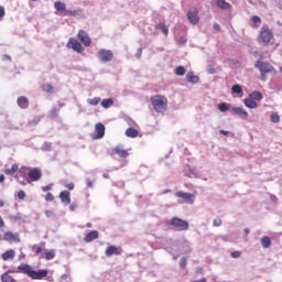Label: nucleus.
<instances>
[{
  "label": "nucleus",
  "mask_w": 282,
  "mask_h": 282,
  "mask_svg": "<svg viewBox=\"0 0 282 282\" xmlns=\"http://www.w3.org/2000/svg\"><path fill=\"white\" fill-rule=\"evenodd\" d=\"M4 59H6V61H11L10 55H4Z\"/></svg>",
  "instance_id": "nucleus-63"
},
{
  "label": "nucleus",
  "mask_w": 282,
  "mask_h": 282,
  "mask_svg": "<svg viewBox=\"0 0 282 282\" xmlns=\"http://www.w3.org/2000/svg\"><path fill=\"white\" fill-rule=\"evenodd\" d=\"M245 106L248 109H257L258 107L257 101H254V99H251L250 97L245 99Z\"/></svg>",
  "instance_id": "nucleus-27"
},
{
  "label": "nucleus",
  "mask_w": 282,
  "mask_h": 282,
  "mask_svg": "<svg viewBox=\"0 0 282 282\" xmlns=\"http://www.w3.org/2000/svg\"><path fill=\"white\" fill-rule=\"evenodd\" d=\"M11 221H21L23 218L21 216H10Z\"/></svg>",
  "instance_id": "nucleus-48"
},
{
  "label": "nucleus",
  "mask_w": 282,
  "mask_h": 282,
  "mask_svg": "<svg viewBox=\"0 0 282 282\" xmlns=\"http://www.w3.org/2000/svg\"><path fill=\"white\" fill-rule=\"evenodd\" d=\"M150 100L154 111H156L158 113H162L169 108V99L166 98V96L154 95L151 97Z\"/></svg>",
  "instance_id": "nucleus-3"
},
{
  "label": "nucleus",
  "mask_w": 282,
  "mask_h": 282,
  "mask_svg": "<svg viewBox=\"0 0 282 282\" xmlns=\"http://www.w3.org/2000/svg\"><path fill=\"white\" fill-rule=\"evenodd\" d=\"M216 6L220 8V10H230L232 8L226 0H216Z\"/></svg>",
  "instance_id": "nucleus-21"
},
{
  "label": "nucleus",
  "mask_w": 282,
  "mask_h": 282,
  "mask_svg": "<svg viewBox=\"0 0 282 282\" xmlns=\"http://www.w3.org/2000/svg\"><path fill=\"white\" fill-rule=\"evenodd\" d=\"M218 110L221 111L223 113H226V111H228V104L223 102L218 105Z\"/></svg>",
  "instance_id": "nucleus-41"
},
{
  "label": "nucleus",
  "mask_w": 282,
  "mask_h": 282,
  "mask_svg": "<svg viewBox=\"0 0 282 282\" xmlns=\"http://www.w3.org/2000/svg\"><path fill=\"white\" fill-rule=\"evenodd\" d=\"M0 228H6V223L3 221V218L0 216Z\"/></svg>",
  "instance_id": "nucleus-54"
},
{
  "label": "nucleus",
  "mask_w": 282,
  "mask_h": 282,
  "mask_svg": "<svg viewBox=\"0 0 282 282\" xmlns=\"http://www.w3.org/2000/svg\"><path fill=\"white\" fill-rule=\"evenodd\" d=\"M155 30H161L164 36H169V26L164 22H160L155 25Z\"/></svg>",
  "instance_id": "nucleus-25"
},
{
  "label": "nucleus",
  "mask_w": 282,
  "mask_h": 282,
  "mask_svg": "<svg viewBox=\"0 0 282 282\" xmlns=\"http://www.w3.org/2000/svg\"><path fill=\"white\" fill-rule=\"evenodd\" d=\"M231 257H232V259H239V257H241V252L240 251H234V252H231Z\"/></svg>",
  "instance_id": "nucleus-46"
},
{
  "label": "nucleus",
  "mask_w": 282,
  "mask_h": 282,
  "mask_svg": "<svg viewBox=\"0 0 282 282\" xmlns=\"http://www.w3.org/2000/svg\"><path fill=\"white\" fill-rule=\"evenodd\" d=\"M80 14H83V10L66 11V17H80Z\"/></svg>",
  "instance_id": "nucleus-35"
},
{
  "label": "nucleus",
  "mask_w": 282,
  "mask_h": 282,
  "mask_svg": "<svg viewBox=\"0 0 282 282\" xmlns=\"http://www.w3.org/2000/svg\"><path fill=\"white\" fill-rule=\"evenodd\" d=\"M3 206H6V202L0 200V208H3Z\"/></svg>",
  "instance_id": "nucleus-61"
},
{
  "label": "nucleus",
  "mask_w": 282,
  "mask_h": 282,
  "mask_svg": "<svg viewBox=\"0 0 282 282\" xmlns=\"http://www.w3.org/2000/svg\"><path fill=\"white\" fill-rule=\"evenodd\" d=\"M18 199H25V192L19 191L18 192Z\"/></svg>",
  "instance_id": "nucleus-47"
},
{
  "label": "nucleus",
  "mask_w": 282,
  "mask_h": 282,
  "mask_svg": "<svg viewBox=\"0 0 282 282\" xmlns=\"http://www.w3.org/2000/svg\"><path fill=\"white\" fill-rule=\"evenodd\" d=\"M170 226H172L173 229L177 231L188 230V221L182 220L181 218L177 217H173L170 220Z\"/></svg>",
  "instance_id": "nucleus-6"
},
{
  "label": "nucleus",
  "mask_w": 282,
  "mask_h": 282,
  "mask_svg": "<svg viewBox=\"0 0 282 282\" xmlns=\"http://www.w3.org/2000/svg\"><path fill=\"white\" fill-rule=\"evenodd\" d=\"M54 257H56V251H54V249H51L44 253V259L46 261H52V259H54Z\"/></svg>",
  "instance_id": "nucleus-33"
},
{
  "label": "nucleus",
  "mask_w": 282,
  "mask_h": 282,
  "mask_svg": "<svg viewBox=\"0 0 282 282\" xmlns=\"http://www.w3.org/2000/svg\"><path fill=\"white\" fill-rule=\"evenodd\" d=\"M30 124H39V120L30 121Z\"/></svg>",
  "instance_id": "nucleus-60"
},
{
  "label": "nucleus",
  "mask_w": 282,
  "mask_h": 282,
  "mask_svg": "<svg viewBox=\"0 0 282 282\" xmlns=\"http://www.w3.org/2000/svg\"><path fill=\"white\" fill-rule=\"evenodd\" d=\"M101 107L104 109H109V107H113V100L111 98L104 99L101 101Z\"/></svg>",
  "instance_id": "nucleus-34"
},
{
  "label": "nucleus",
  "mask_w": 282,
  "mask_h": 282,
  "mask_svg": "<svg viewBox=\"0 0 282 282\" xmlns=\"http://www.w3.org/2000/svg\"><path fill=\"white\" fill-rule=\"evenodd\" d=\"M3 241H7L8 243H21V237L19 236V232L6 231L3 234Z\"/></svg>",
  "instance_id": "nucleus-9"
},
{
  "label": "nucleus",
  "mask_w": 282,
  "mask_h": 282,
  "mask_svg": "<svg viewBox=\"0 0 282 282\" xmlns=\"http://www.w3.org/2000/svg\"><path fill=\"white\" fill-rule=\"evenodd\" d=\"M186 80L187 83H193L194 85L199 83V77L196 76L193 72H188L186 74Z\"/></svg>",
  "instance_id": "nucleus-24"
},
{
  "label": "nucleus",
  "mask_w": 282,
  "mask_h": 282,
  "mask_svg": "<svg viewBox=\"0 0 282 282\" xmlns=\"http://www.w3.org/2000/svg\"><path fill=\"white\" fill-rule=\"evenodd\" d=\"M214 226L219 228V226H221V219H214Z\"/></svg>",
  "instance_id": "nucleus-50"
},
{
  "label": "nucleus",
  "mask_w": 282,
  "mask_h": 282,
  "mask_svg": "<svg viewBox=\"0 0 282 282\" xmlns=\"http://www.w3.org/2000/svg\"><path fill=\"white\" fill-rule=\"evenodd\" d=\"M17 102L20 109H28V107H30V99H28L25 96L19 97Z\"/></svg>",
  "instance_id": "nucleus-15"
},
{
  "label": "nucleus",
  "mask_w": 282,
  "mask_h": 282,
  "mask_svg": "<svg viewBox=\"0 0 282 282\" xmlns=\"http://www.w3.org/2000/svg\"><path fill=\"white\" fill-rule=\"evenodd\" d=\"M46 217H54V212L52 210H45Z\"/></svg>",
  "instance_id": "nucleus-52"
},
{
  "label": "nucleus",
  "mask_w": 282,
  "mask_h": 282,
  "mask_svg": "<svg viewBox=\"0 0 282 282\" xmlns=\"http://www.w3.org/2000/svg\"><path fill=\"white\" fill-rule=\"evenodd\" d=\"M98 58L101 63H111L113 61V52L110 50L101 48L98 52Z\"/></svg>",
  "instance_id": "nucleus-8"
},
{
  "label": "nucleus",
  "mask_w": 282,
  "mask_h": 282,
  "mask_svg": "<svg viewBox=\"0 0 282 282\" xmlns=\"http://www.w3.org/2000/svg\"><path fill=\"white\" fill-rule=\"evenodd\" d=\"M261 246H262V248H270V246H272V240L270 239V237H268V236L262 237Z\"/></svg>",
  "instance_id": "nucleus-30"
},
{
  "label": "nucleus",
  "mask_w": 282,
  "mask_h": 282,
  "mask_svg": "<svg viewBox=\"0 0 282 282\" xmlns=\"http://www.w3.org/2000/svg\"><path fill=\"white\" fill-rule=\"evenodd\" d=\"M45 202H54V195L52 193H46Z\"/></svg>",
  "instance_id": "nucleus-44"
},
{
  "label": "nucleus",
  "mask_w": 282,
  "mask_h": 282,
  "mask_svg": "<svg viewBox=\"0 0 282 282\" xmlns=\"http://www.w3.org/2000/svg\"><path fill=\"white\" fill-rule=\"evenodd\" d=\"M62 279H63V281H67V279H68L67 274H62Z\"/></svg>",
  "instance_id": "nucleus-58"
},
{
  "label": "nucleus",
  "mask_w": 282,
  "mask_h": 282,
  "mask_svg": "<svg viewBox=\"0 0 282 282\" xmlns=\"http://www.w3.org/2000/svg\"><path fill=\"white\" fill-rule=\"evenodd\" d=\"M20 175H28V182H39L43 177V172L39 167H22L19 170Z\"/></svg>",
  "instance_id": "nucleus-4"
},
{
  "label": "nucleus",
  "mask_w": 282,
  "mask_h": 282,
  "mask_svg": "<svg viewBox=\"0 0 282 282\" xmlns=\"http://www.w3.org/2000/svg\"><path fill=\"white\" fill-rule=\"evenodd\" d=\"M42 89L46 94H52L54 91V86H52L51 84H44L42 85Z\"/></svg>",
  "instance_id": "nucleus-36"
},
{
  "label": "nucleus",
  "mask_w": 282,
  "mask_h": 282,
  "mask_svg": "<svg viewBox=\"0 0 282 282\" xmlns=\"http://www.w3.org/2000/svg\"><path fill=\"white\" fill-rule=\"evenodd\" d=\"M186 265H187L186 257H182L180 260V268H182V270H186Z\"/></svg>",
  "instance_id": "nucleus-43"
},
{
  "label": "nucleus",
  "mask_w": 282,
  "mask_h": 282,
  "mask_svg": "<svg viewBox=\"0 0 282 282\" xmlns=\"http://www.w3.org/2000/svg\"><path fill=\"white\" fill-rule=\"evenodd\" d=\"M42 191H44V193H46V191H52V186L47 185L42 187Z\"/></svg>",
  "instance_id": "nucleus-55"
},
{
  "label": "nucleus",
  "mask_w": 282,
  "mask_h": 282,
  "mask_svg": "<svg viewBox=\"0 0 282 282\" xmlns=\"http://www.w3.org/2000/svg\"><path fill=\"white\" fill-rule=\"evenodd\" d=\"M256 69L261 74V80H267L265 75L274 72V66L268 62L257 61L254 64Z\"/></svg>",
  "instance_id": "nucleus-5"
},
{
  "label": "nucleus",
  "mask_w": 282,
  "mask_h": 282,
  "mask_svg": "<svg viewBox=\"0 0 282 282\" xmlns=\"http://www.w3.org/2000/svg\"><path fill=\"white\" fill-rule=\"evenodd\" d=\"M113 152L119 155V158H129V152L122 148H120V145L116 147L113 149Z\"/></svg>",
  "instance_id": "nucleus-22"
},
{
  "label": "nucleus",
  "mask_w": 282,
  "mask_h": 282,
  "mask_svg": "<svg viewBox=\"0 0 282 282\" xmlns=\"http://www.w3.org/2000/svg\"><path fill=\"white\" fill-rule=\"evenodd\" d=\"M232 111L236 116H240V118H248V111L241 107L232 108Z\"/></svg>",
  "instance_id": "nucleus-23"
},
{
  "label": "nucleus",
  "mask_w": 282,
  "mask_h": 282,
  "mask_svg": "<svg viewBox=\"0 0 282 282\" xmlns=\"http://www.w3.org/2000/svg\"><path fill=\"white\" fill-rule=\"evenodd\" d=\"M232 94H243V88L239 84H236L231 87Z\"/></svg>",
  "instance_id": "nucleus-37"
},
{
  "label": "nucleus",
  "mask_w": 282,
  "mask_h": 282,
  "mask_svg": "<svg viewBox=\"0 0 282 282\" xmlns=\"http://www.w3.org/2000/svg\"><path fill=\"white\" fill-rule=\"evenodd\" d=\"M187 20L191 25H197V23H199V11L197 9L189 10L187 12Z\"/></svg>",
  "instance_id": "nucleus-11"
},
{
  "label": "nucleus",
  "mask_w": 282,
  "mask_h": 282,
  "mask_svg": "<svg viewBox=\"0 0 282 282\" xmlns=\"http://www.w3.org/2000/svg\"><path fill=\"white\" fill-rule=\"evenodd\" d=\"M249 98H251L253 101L254 100H263V94H261L260 91L253 90L250 95Z\"/></svg>",
  "instance_id": "nucleus-29"
},
{
  "label": "nucleus",
  "mask_w": 282,
  "mask_h": 282,
  "mask_svg": "<svg viewBox=\"0 0 282 282\" xmlns=\"http://www.w3.org/2000/svg\"><path fill=\"white\" fill-rule=\"evenodd\" d=\"M17 171H19V165L18 164H13L11 166V169H6L4 170V175H14V173H17Z\"/></svg>",
  "instance_id": "nucleus-32"
},
{
  "label": "nucleus",
  "mask_w": 282,
  "mask_h": 282,
  "mask_svg": "<svg viewBox=\"0 0 282 282\" xmlns=\"http://www.w3.org/2000/svg\"><path fill=\"white\" fill-rule=\"evenodd\" d=\"M280 72H282V66L280 67Z\"/></svg>",
  "instance_id": "nucleus-64"
},
{
  "label": "nucleus",
  "mask_w": 282,
  "mask_h": 282,
  "mask_svg": "<svg viewBox=\"0 0 282 282\" xmlns=\"http://www.w3.org/2000/svg\"><path fill=\"white\" fill-rule=\"evenodd\" d=\"M257 41L260 45H263V47L274 45V32L270 30V26H268V24L262 25V28L259 31Z\"/></svg>",
  "instance_id": "nucleus-2"
},
{
  "label": "nucleus",
  "mask_w": 282,
  "mask_h": 282,
  "mask_svg": "<svg viewBox=\"0 0 282 282\" xmlns=\"http://www.w3.org/2000/svg\"><path fill=\"white\" fill-rule=\"evenodd\" d=\"M194 282H207V281H206V278H203V279L196 280V281H194Z\"/></svg>",
  "instance_id": "nucleus-59"
},
{
  "label": "nucleus",
  "mask_w": 282,
  "mask_h": 282,
  "mask_svg": "<svg viewBox=\"0 0 282 282\" xmlns=\"http://www.w3.org/2000/svg\"><path fill=\"white\" fill-rule=\"evenodd\" d=\"M214 30H217V32L221 30V26L219 25V23H214Z\"/></svg>",
  "instance_id": "nucleus-53"
},
{
  "label": "nucleus",
  "mask_w": 282,
  "mask_h": 282,
  "mask_svg": "<svg viewBox=\"0 0 282 282\" xmlns=\"http://www.w3.org/2000/svg\"><path fill=\"white\" fill-rule=\"evenodd\" d=\"M77 39L80 41V43H83L84 47L91 46V37H89V34H87L85 30L78 31Z\"/></svg>",
  "instance_id": "nucleus-10"
},
{
  "label": "nucleus",
  "mask_w": 282,
  "mask_h": 282,
  "mask_svg": "<svg viewBox=\"0 0 282 282\" xmlns=\"http://www.w3.org/2000/svg\"><path fill=\"white\" fill-rule=\"evenodd\" d=\"M18 272L21 274H26L29 279H32L33 281H42V279H45L47 274H50V271L47 269H40L37 271L32 268V265L28 263H22L18 267Z\"/></svg>",
  "instance_id": "nucleus-1"
},
{
  "label": "nucleus",
  "mask_w": 282,
  "mask_h": 282,
  "mask_svg": "<svg viewBox=\"0 0 282 282\" xmlns=\"http://www.w3.org/2000/svg\"><path fill=\"white\" fill-rule=\"evenodd\" d=\"M43 248H45V242L42 241L40 245H33L31 247L32 252L35 254V257H39L43 252Z\"/></svg>",
  "instance_id": "nucleus-17"
},
{
  "label": "nucleus",
  "mask_w": 282,
  "mask_h": 282,
  "mask_svg": "<svg viewBox=\"0 0 282 282\" xmlns=\"http://www.w3.org/2000/svg\"><path fill=\"white\" fill-rule=\"evenodd\" d=\"M270 118H271V122H274V123L281 122V117H279V113H272Z\"/></svg>",
  "instance_id": "nucleus-42"
},
{
  "label": "nucleus",
  "mask_w": 282,
  "mask_h": 282,
  "mask_svg": "<svg viewBox=\"0 0 282 282\" xmlns=\"http://www.w3.org/2000/svg\"><path fill=\"white\" fill-rule=\"evenodd\" d=\"M105 254H106V257H113V254L120 256V254H122V249L120 247L109 246L106 249Z\"/></svg>",
  "instance_id": "nucleus-13"
},
{
  "label": "nucleus",
  "mask_w": 282,
  "mask_h": 282,
  "mask_svg": "<svg viewBox=\"0 0 282 282\" xmlns=\"http://www.w3.org/2000/svg\"><path fill=\"white\" fill-rule=\"evenodd\" d=\"M17 257V251L13 249L6 251L4 253L1 254L2 261H12Z\"/></svg>",
  "instance_id": "nucleus-16"
},
{
  "label": "nucleus",
  "mask_w": 282,
  "mask_h": 282,
  "mask_svg": "<svg viewBox=\"0 0 282 282\" xmlns=\"http://www.w3.org/2000/svg\"><path fill=\"white\" fill-rule=\"evenodd\" d=\"M86 186H87L88 188H94V182H91V180H87V181H86Z\"/></svg>",
  "instance_id": "nucleus-49"
},
{
  "label": "nucleus",
  "mask_w": 282,
  "mask_h": 282,
  "mask_svg": "<svg viewBox=\"0 0 282 282\" xmlns=\"http://www.w3.org/2000/svg\"><path fill=\"white\" fill-rule=\"evenodd\" d=\"M95 239H98V231L91 230L85 236L84 241H86V243H89L91 241H95Z\"/></svg>",
  "instance_id": "nucleus-18"
},
{
  "label": "nucleus",
  "mask_w": 282,
  "mask_h": 282,
  "mask_svg": "<svg viewBox=\"0 0 282 282\" xmlns=\"http://www.w3.org/2000/svg\"><path fill=\"white\" fill-rule=\"evenodd\" d=\"M54 8H55V10H57V12H66L67 11V6L65 4V2H62V1H56L54 3Z\"/></svg>",
  "instance_id": "nucleus-26"
},
{
  "label": "nucleus",
  "mask_w": 282,
  "mask_h": 282,
  "mask_svg": "<svg viewBox=\"0 0 282 282\" xmlns=\"http://www.w3.org/2000/svg\"><path fill=\"white\" fill-rule=\"evenodd\" d=\"M65 186H66V188H68V191H74L75 185H74V183H68Z\"/></svg>",
  "instance_id": "nucleus-51"
},
{
  "label": "nucleus",
  "mask_w": 282,
  "mask_h": 282,
  "mask_svg": "<svg viewBox=\"0 0 282 282\" xmlns=\"http://www.w3.org/2000/svg\"><path fill=\"white\" fill-rule=\"evenodd\" d=\"M220 133H221L223 135H229V134H230V132L225 131V130H220Z\"/></svg>",
  "instance_id": "nucleus-57"
},
{
  "label": "nucleus",
  "mask_w": 282,
  "mask_h": 282,
  "mask_svg": "<svg viewBox=\"0 0 282 282\" xmlns=\"http://www.w3.org/2000/svg\"><path fill=\"white\" fill-rule=\"evenodd\" d=\"M140 132H138V130H135L134 128H128L126 130V135L127 138H138Z\"/></svg>",
  "instance_id": "nucleus-28"
},
{
  "label": "nucleus",
  "mask_w": 282,
  "mask_h": 282,
  "mask_svg": "<svg viewBox=\"0 0 282 282\" xmlns=\"http://www.w3.org/2000/svg\"><path fill=\"white\" fill-rule=\"evenodd\" d=\"M48 116H50V118H52L53 120H54L55 118H58V108H56V107L52 108V109L50 110V112H48Z\"/></svg>",
  "instance_id": "nucleus-38"
},
{
  "label": "nucleus",
  "mask_w": 282,
  "mask_h": 282,
  "mask_svg": "<svg viewBox=\"0 0 282 282\" xmlns=\"http://www.w3.org/2000/svg\"><path fill=\"white\" fill-rule=\"evenodd\" d=\"M251 21H252V23H254L253 25H252V28H259V25H257V23H261V18L259 17V15H252L251 17Z\"/></svg>",
  "instance_id": "nucleus-40"
},
{
  "label": "nucleus",
  "mask_w": 282,
  "mask_h": 282,
  "mask_svg": "<svg viewBox=\"0 0 282 282\" xmlns=\"http://www.w3.org/2000/svg\"><path fill=\"white\" fill-rule=\"evenodd\" d=\"M186 42V40L184 37L181 39V45H184V43Z\"/></svg>",
  "instance_id": "nucleus-62"
},
{
  "label": "nucleus",
  "mask_w": 282,
  "mask_h": 282,
  "mask_svg": "<svg viewBox=\"0 0 282 282\" xmlns=\"http://www.w3.org/2000/svg\"><path fill=\"white\" fill-rule=\"evenodd\" d=\"M3 17H6V8H3L2 6H0V21L3 20Z\"/></svg>",
  "instance_id": "nucleus-45"
},
{
  "label": "nucleus",
  "mask_w": 282,
  "mask_h": 282,
  "mask_svg": "<svg viewBox=\"0 0 282 282\" xmlns=\"http://www.w3.org/2000/svg\"><path fill=\"white\" fill-rule=\"evenodd\" d=\"M66 47L68 50H73V52H77V54H83V52H85V47L83 46V44L74 37H70L68 40Z\"/></svg>",
  "instance_id": "nucleus-7"
},
{
  "label": "nucleus",
  "mask_w": 282,
  "mask_h": 282,
  "mask_svg": "<svg viewBox=\"0 0 282 282\" xmlns=\"http://www.w3.org/2000/svg\"><path fill=\"white\" fill-rule=\"evenodd\" d=\"M59 199L62 204L69 206V204H72V194L69 193V191H63L59 193Z\"/></svg>",
  "instance_id": "nucleus-14"
},
{
  "label": "nucleus",
  "mask_w": 282,
  "mask_h": 282,
  "mask_svg": "<svg viewBox=\"0 0 282 282\" xmlns=\"http://www.w3.org/2000/svg\"><path fill=\"white\" fill-rule=\"evenodd\" d=\"M14 272H19V271L9 270L7 273H3V274L1 275V281H2V282H17V281L12 278V275H10V274H14Z\"/></svg>",
  "instance_id": "nucleus-19"
},
{
  "label": "nucleus",
  "mask_w": 282,
  "mask_h": 282,
  "mask_svg": "<svg viewBox=\"0 0 282 282\" xmlns=\"http://www.w3.org/2000/svg\"><path fill=\"white\" fill-rule=\"evenodd\" d=\"M95 131L97 133V138L100 139V138H105V124L102 123H97L95 126Z\"/></svg>",
  "instance_id": "nucleus-20"
},
{
  "label": "nucleus",
  "mask_w": 282,
  "mask_h": 282,
  "mask_svg": "<svg viewBox=\"0 0 282 282\" xmlns=\"http://www.w3.org/2000/svg\"><path fill=\"white\" fill-rule=\"evenodd\" d=\"M6 182V176L3 174H0V184H3Z\"/></svg>",
  "instance_id": "nucleus-56"
},
{
  "label": "nucleus",
  "mask_w": 282,
  "mask_h": 282,
  "mask_svg": "<svg viewBox=\"0 0 282 282\" xmlns=\"http://www.w3.org/2000/svg\"><path fill=\"white\" fill-rule=\"evenodd\" d=\"M175 74L176 76H184V74H186V68H184V66H177L175 68Z\"/></svg>",
  "instance_id": "nucleus-39"
},
{
  "label": "nucleus",
  "mask_w": 282,
  "mask_h": 282,
  "mask_svg": "<svg viewBox=\"0 0 282 282\" xmlns=\"http://www.w3.org/2000/svg\"><path fill=\"white\" fill-rule=\"evenodd\" d=\"M100 97H94V98H88L87 99V105H90V107H96L100 105Z\"/></svg>",
  "instance_id": "nucleus-31"
},
{
  "label": "nucleus",
  "mask_w": 282,
  "mask_h": 282,
  "mask_svg": "<svg viewBox=\"0 0 282 282\" xmlns=\"http://www.w3.org/2000/svg\"><path fill=\"white\" fill-rule=\"evenodd\" d=\"M175 197H181L186 204H194L195 202V195L186 192H176Z\"/></svg>",
  "instance_id": "nucleus-12"
}]
</instances>
